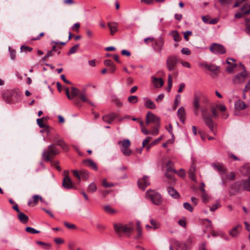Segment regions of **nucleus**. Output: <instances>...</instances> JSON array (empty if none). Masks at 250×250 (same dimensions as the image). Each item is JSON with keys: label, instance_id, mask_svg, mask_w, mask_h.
Wrapping results in <instances>:
<instances>
[{"label": "nucleus", "instance_id": "61", "mask_svg": "<svg viewBox=\"0 0 250 250\" xmlns=\"http://www.w3.org/2000/svg\"><path fill=\"white\" fill-rule=\"evenodd\" d=\"M152 138L151 137H147L145 139H144L143 141L142 146L143 147H145L146 145L149 142V141L151 140Z\"/></svg>", "mask_w": 250, "mask_h": 250}, {"label": "nucleus", "instance_id": "10", "mask_svg": "<svg viewBox=\"0 0 250 250\" xmlns=\"http://www.w3.org/2000/svg\"><path fill=\"white\" fill-rule=\"evenodd\" d=\"M211 166L214 169L220 172L222 180V184L223 185H225L227 182V178L225 176V174H226L227 170L226 168L222 164L220 163H213L211 164Z\"/></svg>", "mask_w": 250, "mask_h": 250}, {"label": "nucleus", "instance_id": "9", "mask_svg": "<svg viewBox=\"0 0 250 250\" xmlns=\"http://www.w3.org/2000/svg\"><path fill=\"white\" fill-rule=\"evenodd\" d=\"M178 62V58L176 55H170L167 57L166 61V66L167 69L171 71L175 69Z\"/></svg>", "mask_w": 250, "mask_h": 250}, {"label": "nucleus", "instance_id": "54", "mask_svg": "<svg viewBox=\"0 0 250 250\" xmlns=\"http://www.w3.org/2000/svg\"><path fill=\"white\" fill-rule=\"evenodd\" d=\"M225 176L226 178H227V179L229 180H234L235 178V174L234 172H231L229 174L226 175V174H225Z\"/></svg>", "mask_w": 250, "mask_h": 250}, {"label": "nucleus", "instance_id": "4", "mask_svg": "<svg viewBox=\"0 0 250 250\" xmlns=\"http://www.w3.org/2000/svg\"><path fill=\"white\" fill-rule=\"evenodd\" d=\"M20 95L15 90H7L3 92L2 96L3 100L8 104H10L15 101L19 100Z\"/></svg>", "mask_w": 250, "mask_h": 250}, {"label": "nucleus", "instance_id": "55", "mask_svg": "<svg viewBox=\"0 0 250 250\" xmlns=\"http://www.w3.org/2000/svg\"><path fill=\"white\" fill-rule=\"evenodd\" d=\"M181 53L184 55H189L191 54V52L188 48L184 47L182 49Z\"/></svg>", "mask_w": 250, "mask_h": 250}, {"label": "nucleus", "instance_id": "21", "mask_svg": "<svg viewBox=\"0 0 250 250\" xmlns=\"http://www.w3.org/2000/svg\"><path fill=\"white\" fill-rule=\"evenodd\" d=\"M152 82L155 87L158 88L161 87L164 84V81L161 78H157L154 77H152Z\"/></svg>", "mask_w": 250, "mask_h": 250}, {"label": "nucleus", "instance_id": "60", "mask_svg": "<svg viewBox=\"0 0 250 250\" xmlns=\"http://www.w3.org/2000/svg\"><path fill=\"white\" fill-rule=\"evenodd\" d=\"M211 113H212V116L214 118L218 117V113L217 112V110H216V108L214 107H211Z\"/></svg>", "mask_w": 250, "mask_h": 250}, {"label": "nucleus", "instance_id": "26", "mask_svg": "<svg viewBox=\"0 0 250 250\" xmlns=\"http://www.w3.org/2000/svg\"><path fill=\"white\" fill-rule=\"evenodd\" d=\"M200 97L197 93H195L193 97V105L194 108H200Z\"/></svg>", "mask_w": 250, "mask_h": 250}, {"label": "nucleus", "instance_id": "16", "mask_svg": "<svg viewBox=\"0 0 250 250\" xmlns=\"http://www.w3.org/2000/svg\"><path fill=\"white\" fill-rule=\"evenodd\" d=\"M172 243L177 250H188L190 249V246L185 242H180L173 239Z\"/></svg>", "mask_w": 250, "mask_h": 250}, {"label": "nucleus", "instance_id": "39", "mask_svg": "<svg viewBox=\"0 0 250 250\" xmlns=\"http://www.w3.org/2000/svg\"><path fill=\"white\" fill-rule=\"evenodd\" d=\"M167 81L168 85L167 90L168 92H170L172 85V78L171 74L168 75Z\"/></svg>", "mask_w": 250, "mask_h": 250}, {"label": "nucleus", "instance_id": "2", "mask_svg": "<svg viewBox=\"0 0 250 250\" xmlns=\"http://www.w3.org/2000/svg\"><path fill=\"white\" fill-rule=\"evenodd\" d=\"M60 151L54 144L49 145L47 149H44L42 153V157L45 162L51 161L57 155L59 154Z\"/></svg>", "mask_w": 250, "mask_h": 250}, {"label": "nucleus", "instance_id": "64", "mask_svg": "<svg viewBox=\"0 0 250 250\" xmlns=\"http://www.w3.org/2000/svg\"><path fill=\"white\" fill-rule=\"evenodd\" d=\"M245 31L247 34L250 35V24L246 23L245 24Z\"/></svg>", "mask_w": 250, "mask_h": 250}, {"label": "nucleus", "instance_id": "43", "mask_svg": "<svg viewBox=\"0 0 250 250\" xmlns=\"http://www.w3.org/2000/svg\"><path fill=\"white\" fill-rule=\"evenodd\" d=\"M136 230L138 232L137 238H139L142 235V228L141 226V223L139 221H137L136 223Z\"/></svg>", "mask_w": 250, "mask_h": 250}, {"label": "nucleus", "instance_id": "59", "mask_svg": "<svg viewBox=\"0 0 250 250\" xmlns=\"http://www.w3.org/2000/svg\"><path fill=\"white\" fill-rule=\"evenodd\" d=\"M59 146L64 151H67L68 150V146L64 141L61 144H59Z\"/></svg>", "mask_w": 250, "mask_h": 250}, {"label": "nucleus", "instance_id": "28", "mask_svg": "<svg viewBox=\"0 0 250 250\" xmlns=\"http://www.w3.org/2000/svg\"><path fill=\"white\" fill-rule=\"evenodd\" d=\"M78 97L80 98V100L83 102H87L89 103L90 104H91L92 106H93V104L92 103L90 102L88 99L86 97L85 93L84 91H81L80 93H79V94L78 95Z\"/></svg>", "mask_w": 250, "mask_h": 250}, {"label": "nucleus", "instance_id": "6", "mask_svg": "<svg viewBox=\"0 0 250 250\" xmlns=\"http://www.w3.org/2000/svg\"><path fill=\"white\" fill-rule=\"evenodd\" d=\"M147 196L148 197L155 205H160L162 204L163 200L160 193L155 191L147 190L146 191Z\"/></svg>", "mask_w": 250, "mask_h": 250}, {"label": "nucleus", "instance_id": "17", "mask_svg": "<svg viewBox=\"0 0 250 250\" xmlns=\"http://www.w3.org/2000/svg\"><path fill=\"white\" fill-rule=\"evenodd\" d=\"M150 182L148 177L145 176L143 178L139 179L138 181V185L139 188L142 190H145L146 188L149 185Z\"/></svg>", "mask_w": 250, "mask_h": 250}, {"label": "nucleus", "instance_id": "14", "mask_svg": "<svg viewBox=\"0 0 250 250\" xmlns=\"http://www.w3.org/2000/svg\"><path fill=\"white\" fill-rule=\"evenodd\" d=\"M64 172L67 173V174L68 173V171H65ZM62 186L66 189H69L74 188L73 183L68 174L66 175L63 178Z\"/></svg>", "mask_w": 250, "mask_h": 250}, {"label": "nucleus", "instance_id": "44", "mask_svg": "<svg viewBox=\"0 0 250 250\" xmlns=\"http://www.w3.org/2000/svg\"><path fill=\"white\" fill-rule=\"evenodd\" d=\"M26 231L27 232L32 233V234H35V233H40L39 230H36L35 229L31 228L30 227H27L25 229Z\"/></svg>", "mask_w": 250, "mask_h": 250}, {"label": "nucleus", "instance_id": "22", "mask_svg": "<svg viewBox=\"0 0 250 250\" xmlns=\"http://www.w3.org/2000/svg\"><path fill=\"white\" fill-rule=\"evenodd\" d=\"M177 115L180 121L183 123H185L186 120V112L183 107H181L177 111Z\"/></svg>", "mask_w": 250, "mask_h": 250}, {"label": "nucleus", "instance_id": "56", "mask_svg": "<svg viewBox=\"0 0 250 250\" xmlns=\"http://www.w3.org/2000/svg\"><path fill=\"white\" fill-rule=\"evenodd\" d=\"M33 201L36 204L38 203L39 200H40L41 202H42V198L38 195H35L33 196Z\"/></svg>", "mask_w": 250, "mask_h": 250}, {"label": "nucleus", "instance_id": "31", "mask_svg": "<svg viewBox=\"0 0 250 250\" xmlns=\"http://www.w3.org/2000/svg\"><path fill=\"white\" fill-rule=\"evenodd\" d=\"M145 105L149 109H153L156 108V106L154 102L149 99H148L146 101Z\"/></svg>", "mask_w": 250, "mask_h": 250}, {"label": "nucleus", "instance_id": "12", "mask_svg": "<svg viewBox=\"0 0 250 250\" xmlns=\"http://www.w3.org/2000/svg\"><path fill=\"white\" fill-rule=\"evenodd\" d=\"M209 49L212 53L215 54H223L226 52V48L222 45L217 43H212Z\"/></svg>", "mask_w": 250, "mask_h": 250}, {"label": "nucleus", "instance_id": "20", "mask_svg": "<svg viewBox=\"0 0 250 250\" xmlns=\"http://www.w3.org/2000/svg\"><path fill=\"white\" fill-rule=\"evenodd\" d=\"M83 164L85 166L88 167L96 171L98 170L97 164L91 159H85L83 160Z\"/></svg>", "mask_w": 250, "mask_h": 250}, {"label": "nucleus", "instance_id": "45", "mask_svg": "<svg viewBox=\"0 0 250 250\" xmlns=\"http://www.w3.org/2000/svg\"><path fill=\"white\" fill-rule=\"evenodd\" d=\"M102 186L105 188H110L113 187L114 184L112 183H108L106 179H104L102 183Z\"/></svg>", "mask_w": 250, "mask_h": 250}, {"label": "nucleus", "instance_id": "7", "mask_svg": "<svg viewBox=\"0 0 250 250\" xmlns=\"http://www.w3.org/2000/svg\"><path fill=\"white\" fill-rule=\"evenodd\" d=\"M118 144L121 145V150L126 156H128L132 153V151L129 149L131 143L128 139H125L123 141H120Z\"/></svg>", "mask_w": 250, "mask_h": 250}, {"label": "nucleus", "instance_id": "8", "mask_svg": "<svg viewBox=\"0 0 250 250\" xmlns=\"http://www.w3.org/2000/svg\"><path fill=\"white\" fill-rule=\"evenodd\" d=\"M164 39L162 36H160L156 39H154L152 46L154 50L160 54L164 48Z\"/></svg>", "mask_w": 250, "mask_h": 250}, {"label": "nucleus", "instance_id": "34", "mask_svg": "<svg viewBox=\"0 0 250 250\" xmlns=\"http://www.w3.org/2000/svg\"><path fill=\"white\" fill-rule=\"evenodd\" d=\"M243 183L244 189L247 191H250V174L248 180L243 182Z\"/></svg>", "mask_w": 250, "mask_h": 250}, {"label": "nucleus", "instance_id": "32", "mask_svg": "<svg viewBox=\"0 0 250 250\" xmlns=\"http://www.w3.org/2000/svg\"><path fill=\"white\" fill-rule=\"evenodd\" d=\"M97 190V186L95 183L90 184L87 188V191L90 193H93Z\"/></svg>", "mask_w": 250, "mask_h": 250}, {"label": "nucleus", "instance_id": "18", "mask_svg": "<svg viewBox=\"0 0 250 250\" xmlns=\"http://www.w3.org/2000/svg\"><path fill=\"white\" fill-rule=\"evenodd\" d=\"M249 105L241 100H237L235 102L234 108L236 110H243L248 108Z\"/></svg>", "mask_w": 250, "mask_h": 250}, {"label": "nucleus", "instance_id": "37", "mask_svg": "<svg viewBox=\"0 0 250 250\" xmlns=\"http://www.w3.org/2000/svg\"><path fill=\"white\" fill-rule=\"evenodd\" d=\"M173 164L171 161H169L166 165L167 172H173L175 173V170L173 168Z\"/></svg>", "mask_w": 250, "mask_h": 250}, {"label": "nucleus", "instance_id": "62", "mask_svg": "<svg viewBox=\"0 0 250 250\" xmlns=\"http://www.w3.org/2000/svg\"><path fill=\"white\" fill-rule=\"evenodd\" d=\"M74 177L78 178L79 181L81 180L80 172L77 170H74L72 171Z\"/></svg>", "mask_w": 250, "mask_h": 250}, {"label": "nucleus", "instance_id": "33", "mask_svg": "<svg viewBox=\"0 0 250 250\" xmlns=\"http://www.w3.org/2000/svg\"><path fill=\"white\" fill-rule=\"evenodd\" d=\"M104 211L108 214H113L117 212V211L112 208L110 206H104Z\"/></svg>", "mask_w": 250, "mask_h": 250}, {"label": "nucleus", "instance_id": "24", "mask_svg": "<svg viewBox=\"0 0 250 250\" xmlns=\"http://www.w3.org/2000/svg\"><path fill=\"white\" fill-rule=\"evenodd\" d=\"M167 190L169 195H170L172 198L174 199H177L179 198V193L173 187L170 186L168 187Z\"/></svg>", "mask_w": 250, "mask_h": 250}, {"label": "nucleus", "instance_id": "25", "mask_svg": "<svg viewBox=\"0 0 250 250\" xmlns=\"http://www.w3.org/2000/svg\"><path fill=\"white\" fill-rule=\"evenodd\" d=\"M242 226L240 225L233 228L229 231V234L232 237H237L239 235V230L241 229Z\"/></svg>", "mask_w": 250, "mask_h": 250}, {"label": "nucleus", "instance_id": "53", "mask_svg": "<svg viewBox=\"0 0 250 250\" xmlns=\"http://www.w3.org/2000/svg\"><path fill=\"white\" fill-rule=\"evenodd\" d=\"M216 107L222 112L226 111V110L227 109L226 107L224 104H216Z\"/></svg>", "mask_w": 250, "mask_h": 250}, {"label": "nucleus", "instance_id": "19", "mask_svg": "<svg viewBox=\"0 0 250 250\" xmlns=\"http://www.w3.org/2000/svg\"><path fill=\"white\" fill-rule=\"evenodd\" d=\"M117 117L116 114L114 113H111L110 114L105 115L103 116V120L108 124H110Z\"/></svg>", "mask_w": 250, "mask_h": 250}, {"label": "nucleus", "instance_id": "23", "mask_svg": "<svg viewBox=\"0 0 250 250\" xmlns=\"http://www.w3.org/2000/svg\"><path fill=\"white\" fill-rule=\"evenodd\" d=\"M108 27H109L111 35H114L117 32L118 24L117 22H108L107 23Z\"/></svg>", "mask_w": 250, "mask_h": 250}, {"label": "nucleus", "instance_id": "29", "mask_svg": "<svg viewBox=\"0 0 250 250\" xmlns=\"http://www.w3.org/2000/svg\"><path fill=\"white\" fill-rule=\"evenodd\" d=\"M240 172L244 175L250 174V165H245L240 168Z\"/></svg>", "mask_w": 250, "mask_h": 250}, {"label": "nucleus", "instance_id": "51", "mask_svg": "<svg viewBox=\"0 0 250 250\" xmlns=\"http://www.w3.org/2000/svg\"><path fill=\"white\" fill-rule=\"evenodd\" d=\"M21 51L31 52L33 50V48L28 46L23 45L21 47Z\"/></svg>", "mask_w": 250, "mask_h": 250}, {"label": "nucleus", "instance_id": "47", "mask_svg": "<svg viewBox=\"0 0 250 250\" xmlns=\"http://www.w3.org/2000/svg\"><path fill=\"white\" fill-rule=\"evenodd\" d=\"M183 206L185 209L188 210L189 211L192 212L193 211V208L189 203H184Z\"/></svg>", "mask_w": 250, "mask_h": 250}, {"label": "nucleus", "instance_id": "1", "mask_svg": "<svg viewBox=\"0 0 250 250\" xmlns=\"http://www.w3.org/2000/svg\"><path fill=\"white\" fill-rule=\"evenodd\" d=\"M113 226L116 233L119 236L121 235L122 233H124L127 236H130L134 230V225L132 223H129L126 225L115 223Z\"/></svg>", "mask_w": 250, "mask_h": 250}, {"label": "nucleus", "instance_id": "49", "mask_svg": "<svg viewBox=\"0 0 250 250\" xmlns=\"http://www.w3.org/2000/svg\"><path fill=\"white\" fill-rule=\"evenodd\" d=\"M43 119H44V118L42 117V118L38 119L37 120V124L40 128H44V127H46V125L42 123L43 121Z\"/></svg>", "mask_w": 250, "mask_h": 250}, {"label": "nucleus", "instance_id": "3", "mask_svg": "<svg viewBox=\"0 0 250 250\" xmlns=\"http://www.w3.org/2000/svg\"><path fill=\"white\" fill-rule=\"evenodd\" d=\"M202 117L207 126L210 131L214 134L216 131L214 129V123L211 118L210 114L208 113L207 108H205L201 109Z\"/></svg>", "mask_w": 250, "mask_h": 250}, {"label": "nucleus", "instance_id": "38", "mask_svg": "<svg viewBox=\"0 0 250 250\" xmlns=\"http://www.w3.org/2000/svg\"><path fill=\"white\" fill-rule=\"evenodd\" d=\"M220 69L219 66H217L213 64H209V67L208 70L211 72H215L219 71Z\"/></svg>", "mask_w": 250, "mask_h": 250}, {"label": "nucleus", "instance_id": "52", "mask_svg": "<svg viewBox=\"0 0 250 250\" xmlns=\"http://www.w3.org/2000/svg\"><path fill=\"white\" fill-rule=\"evenodd\" d=\"M237 65L236 63H233L232 65H229V66L226 67V71L229 73L233 72V69L234 67H236Z\"/></svg>", "mask_w": 250, "mask_h": 250}, {"label": "nucleus", "instance_id": "27", "mask_svg": "<svg viewBox=\"0 0 250 250\" xmlns=\"http://www.w3.org/2000/svg\"><path fill=\"white\" fill-rule=\"evenodd\" d=\"M241 11L245 15L250 14V2L245 3L241 7Z\"/></svg>", "mask_w": 250, "mask_h": 250}, {"label": "nucleus", "instance_id": "13", "mask_svg": "<svg viewBox=\"0 0 250 250\" xmlns=\"http://www.w3.org/2000/svg\"><path fill=\"white\" fill-rule=\"evenodd\" d=\"M240 65L244 71L241 73L237 74L233 79V82L235 83H243L247 78V73L244 65L240 63Z\"/></svg>", "mask_w": 250, "mask_h": 250}, {"label": "nucleus", "instance_id": "58", "mask_svg": "<svg viewBox=\"0 0 250 250\" xmlns=\"http://www.w3.org/2000/svg\"><path fill=\"white\" fill-rule=\"evenodd\" d=\"M9 50L10 54L11 59L12 60H14L16 59V51L14 50L11 49L10 48H9Z\"/></svg>", "mask_w": 250, "mask_h": 250}, {"label": "nucleus", "instance_id": "57", "mask_svg": "<svg viewBox=\"0 0 250 250\" xmlns=\"http://www.w3.org/2000/svg\"><path fill=\"white\" fill-rule=\"evenodd\" d=\"M80 24L78 22L75 23L72 27V30L77 32H79Z\"/></svg>", "mask_w": 250, "mask_h": 250}, {"label": "nucleus", "instance_id": "30", "mask_svg": "<svg viewBox=\"0 0 250 250\" xmlns=\"http://www.w3.org/2000/svg\"><path fill=\"white\" fill-rule=\"evenodd\" d=\"M170 34L172 36L173 40L176 42H179L181 40V37L179 34L178 32L176 30L173 31L171 32Z\"/></svg>", "mask_w": 250, "mask_h": 250}, {"label": "nucleus", "instance_id": "35", "mask_svg": "<svg viewBox=\"0 0 250 250\" xmlns=\"http://www.w3.org/2000/svg\"><path fill=\"white\" fill-rule=\"evenodd\" d=\"M80 176L81 178H82L83 179L86 180L89 177V173L86 170H81L80 171Z\"/></svg>", "mask_w": 250, "mask_h": 250}, {"label": "nucleus", "instance_id": "15", "mask_svg": "<svg viewBox=\"0 0 250 250\" xmlns=\"http://www.w3.org/2000/svg\"><path fill=\"white\" fill-rule=\"evenodd\" d=\"M242 185H243V183L242 181H237L232 185L229 192L230 195H234L238 193L240 191Z\"/></svg>", "mask_w": 250, "mask_h": 250}, {"label": "nucleus", "instance_id": "46", "mask_svg": "<svg viewBox=\"0 0 250 250\" xmlns=\"http://www.w3.org/2000/svg\"><path fill=\"white\" fill-rule=\"evenodd\" d=\"M222 5H228L231 4L234 0H218Z\"/></svg>", "mask_w": 250, "mask_h": 250}, {"label": "nucleus", "instance_id": "63", "mask_svg": "<svg viewBox=\"0 0 250 250\" xmlns=\"http://www.w3.org/2000/svg\"><path fill=\"white\" fill-rule=\"evenodd\" d=\"M202 198L204 203H207L208 201V195L206 192L202 193Z\"/></svg>", "mask_w": 250, "mask_h": 250}, {"label": "nucleus", "instance_id": "5", "mask_svg": "<svg viewBox=\"0 0 250 250\" xmlns=\"http://www.w3.org/2000/svg\"><path fill=\"white\" fill-rule=\"evenodd\" d=\"M150 123L155 124L154 128L156 129V132H154V133L158 134L160 127V118L151 112L149 111L146 115V124L149 125Z\"/></svg>", "mask_w": 250, "mask_h": 250}, {"label": "nucleus", "instance_id": "48", "mask_svg": "<svg viewBox=\"0 0 250 250\" xmlns=\"http://www.w3.org/2000/svg\"><path fill=\"white\" fill-rule=\"evenodd\" d=\"M63 224L64 226L69 229H73L76 228V226L74 224H70L68 222H64Z\"/></svg>", "mask_w": 250, "mask_h": 250}, {"label": "nucleus", "instance_id": "36", "mask_svg": "<svg viewBox=\"0 0 250 250\" xmlns=\"http://www.w3.org/2000/svg\"><path fill=\"white\" fill-rule=\"evenodd\" d=\"M195 171V167L192 165L191 167V168L189 169L188 171L189 176V178L192 180H195V176H194V172Z\"/></svg>", "mask_w": 250, "mask_h": 250}, {"label": "nucleus", "instance_id": "50", "mask_svg": "<svg viewBox=\"0 0 250 250\" xmlns=\"http://www.w3.org/2000/svg\"><path fill=\"white\" fill-rule=\"evenodd\" d=\"M220 207V203L218 201H217L215 204L213 205L212 206H211L210 207V210L211 211L213 212Z\"/></svg>", "mask_w": 250, "mask_h": 250}, {"label": "nucleus", "instance_id": "11", "mask_svg": "<svg viewBox=\"0 0 250 250\" xmlns=\"http://www.w3.org/2000/svg\"><path fill=\"white\" fill-rule=\"evenodd\" d=\"M9 202L10 204H15V206H13L12 208L18 213V217L20 222L22 224H26L28 221V217L23 212L20 211L18 205L12 199H10Z\"/></svg>", "mask_w": 250, "mask_h": 250}, {"label": "nucleus", "instance_id": "42", "mask_svg": "<svg viewBox=\"0 0 250 250\" xmlns=\"http://www.w3.org/2000/svg\"><path fill=\"white\" fill-rule=\"evenodd\" d=\"M79 47V44H77L75 45L74 46H73V47H72L70 49L69 52H68L67 55H70L72 54H74L75 53H76L77 50H78Z\"/></svg>", "mask_w": 250, "mask_h": 250}, {"label": "nucleus", "instance_id": "41", "mask_svg": "<svg viewBox=\"0 0 250 250\" xmlns=\"http://www.w3.org/2000/svg\"><path fill=\"white\" fill-rule=\"evenodd\" d=\"M81 91H80L78 88L75 87H72L71 88V96L73 97V99L74 98V97L76 96H78L79 95V93H80Z\"/></svg>", "mask_w": 250, "mask_h": 250}, {"label": "nucleus", "instance_id": "40", "mask_svg": "<svg viewBox=\"0 0 250 250\" xmlns=\"http://www.w3.org/2000/svg\"><path fill=\"white\" fill-rule=\"evenodd\" d=\"M138 98L137 96L133 95L128 97V101L131 104H136L138 102Z\"/></svg>", "mask_w": 250, "mask_h": 250}]
</instances>
